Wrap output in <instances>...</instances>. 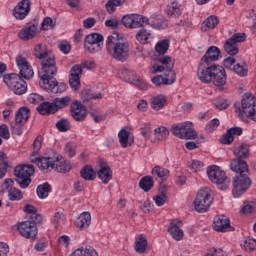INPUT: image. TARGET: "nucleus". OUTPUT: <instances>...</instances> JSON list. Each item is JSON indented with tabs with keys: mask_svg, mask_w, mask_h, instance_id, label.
Segmentation results:
<instances>
[{
	"mask_svg": "<svg viewBox=\"0 0 256 256\" xmlns=\"http://www.w3.org/2000/svg\"><path fill=\"white\" fill-rule=\"evenodd\" d=\"M106 50L112 59L125 63L129 59V43L119 37V33H112L106 41Z\"/></svg>",
	"mask_w": 256,
	"mask_h": 256,
	"instance_id": "3",
	"label": "nucleus"
},
{
	"mask_svg": "<svg viewBox=\"0 0 256 256\" xmlns=\"http://www.w3.org/2000/svg\"><path fill=\"white\" fill-rule=\"evenodd\" d=\"M230 169L237 173L236 177L233 179V190L232 193L234 197H241L247 189L251 187V178L249 175V165L245 160L236 158L231 160Z\"/></svg>",
	"mask_w": 256,
	"mask_h": 256,
	"instance_id": "2",
	"label": "nucleus"
},
{
	"mask_svg": "<svg viewBox=\"0 0 256 256\" xmlns=\"http://www.w3.org/2000/svg\"><path fill=\"white\" fill-rule=\"evenodd\" d=\"M23 125L21 123L15 122L14 124L11 125L12 133L13 135H23Z\"/></svg>",
	"mask_w": 256,
	"mask_h": 256,
	"instance_id": "61",
	"label": "nucleus"
},
{
	"mask_svg": "<svg viewBox=\"0 0 256 256\" xmlns=\"http://www.w3.org/2000/svg\"><path fill=\"white\" fill-rule=\"evenodd\" d=\"M215 65H209L200 61L198 65L197 77L201 83L209 84L213 80V70Z\"/></svg>",
	"mask_w": 256,
	"mask_h": 256,
	"instance_id": "16",
	"label": "nucleus"
},
{
	"mask_svg": "<svg viewBox=\"0 0 256 256\" xmlns=\"http://www.w3.org/2000/svg\"><path fill=\"white\" fill-rule=\"evenodd\" d=\"M147 23H149V18L139 14H133L132 29H139L143 27V24L147 25Z\"/></svg>",
	"mask_w": 256,
	"mask_h": 256,
	"instance_id": "38",
	"label": "nucleus"
},
{
	"mask_svg": "<svg viewBox=\"0 0 256 256\" xmlns=\"http://www.w3.org/2000/svg\"><path fill=\"white\" fill-rule=\"evenodd\" d=\"M219 25V18L216 16H209L206 21L203 22L201 30L207 31V29H215Z\"/></svg>",
	"mask_w": 256,
	"mask_h": 256,
	"instance_id": "43",
	"label": "nucleus"
},
{
	"mask_svg": "<svg viewBox=\"0 0 256 256\" xmlns=\"http://www.w3.org/2000/svg\"><path fill=\"white\" fill-rule=\"evenodd\" d=\"M17 230L25 239H35L37 237V225L33 220L18 223Z\"/></svg>",
	"mask_w": 256,
	"mask_h": 256,
	"instance_id": "15",
	"label": "nucleus"
},
{
	"mask_svg": "<svg viewBox=\"0 0 256 256\" xmlns=\"http://www.w3.org/2000/svg\"><path fill=\"white\" fill-rule=\"evenodd\" d=\"M91 225V213L83 212L80 214L76 221V227L80 229V231H85Z\"/></svg>",
	"mask_w": 256,
	"mask_h": 256,
	"instance_id": "27",
	"label": "nucleus"
},
{
	"mask_svg": "<svg viewBox=\"0 0 256 256\" xmlns=\"http://www.w3.org/2000/svg\"><path fill=\"white\" fill-rule=\"evenodd\" d=\"M152 175H156V177H158V179H160L161 181H167V179H169V176L171 175V172L161 166H155L152 169Z\"/></svg>",
	"mask_w": 256,
	"mask_h": 256,
	"instance_id": "37",
	"label": "nucleus"
},
{
	"mask_svg": "<svg viewBox=\"0 0 256 256\" xmlns=\"http://www.w3.org/2000/svg\"><path fill=\"white\" fill-rule=\"evenodd\" d=\"M207 175L210 181L215 183L220 191H227V189H229L231 180L227 177L225 171L221 170L219 166H209L207 168Z\"/></svg>",
	"mask_w": 256,
	"mask_h": 256,
	"instance_id": "7",
	"label": "nucleus"
},
{
	"mask_svg": "<svg viewBox=\"0 0 256 256\" xmlns=\"http://www.w3.org/2000/svg\"><path fill=\"white\" fill-rule=\"evenodd\" d=\"M232 71L236 73L239 77H247V74L249 73V68L247 67V63L243 62L242 64H235L232 67Z\"/></svg>",
	"mask_w": 256,
	"mask_h": 256,
	"instance_id": "44",
	"label": "nucleus"
},
{
	"mask_svg": "<svg viewBox=\"0 0 256 256\" xmlns=\"http://www.w3.org/2000/svg\"><path fill=\"white\" fill-rule=\"evenodd\" d=\"M155 139L157 141H165L169 137V130L163 126L154 130Z\"/></svg>",
	"mask_w": 256,
	"mask_h": 256,
	"instance_id": "47",
	"label": "nucleus"
},
{
	"mask_svg": "<svg viewBox=\"0 0 256 256\" xmlns=\"http://www.w3.org/2000/svg\"><path fill=\"white\" fill-rule=\"evenodd\" d=\"M30 110L27 107H22L16 112L15 122L25 125L29 121Z\"/></svg>",
	"mask_w": 256,
	"mask_h": 256,
	"instance_id": "33",
	"label": "nucleus"
},
{
	"mask_svg": "<svg viewBox=\"0 0 256 256\" xmlns=\"http://www.w3.org/2000/svg\"><path fill=\"white\" fill-rule=\"evenodd\" d=\"M131 135V132H129L127 129L123 128L118 133V139L121 147L123 149H127V147H131L135 141L133 139H129V136Z\"/></svg>",
	"mask_w": 256,
	"mask_h": 256,
	"instance_id": "25",
	"label": "nucleus"
},
{
	"mask_svg": "<svg viewBox=\"0 0 256 256\" xmlns=\"http://www.w3.org/2000/svg\"><path fill=\"white\" fill-rule=\"evenodd\" d=\"M71 101L72 99L70 96H64L62 98H55L53 103L56 111H59V109H65V107H69Z\"/></svg>",
	"mask_w": 256,
	"mask_h": 256,
	"instance_id": "40",
	"label": "nucleus"
},
{
	"mask_svg": "<svg viewBox=\"0 0 256 256\" xmlns=\"http://www.w3.org/2000/svg\"><path fill=\"white\" fill-rule=\"evenodd\" d=\"M233 141H235V138L229 133V130L220 138L222 145H231Z\"/></svg>",
	"mask_w": 256,
	"mask_h": 256,
	"instance_id": "56",
	"label": "nucleus"
},
{
	"mask_svg": "<svg viewBox=\"0 0 256 256\" xmlns=\"http://www.w3.org/2000/svg\"><path fill=\"white\" fill-rule=\"evenodd\" d=\"M35 173V167L31 164H20L14 169L15 181L21 189H27L31 185V177Z\"/></svg>",
	"mask_w": 256,
	"mask_h": 256,
	"instance_id": "6",
	"label": "nucleus"
},
{
	"mask_svg": "<svg viewBox=\"0 0 256 256\" xmlns=\"http://www.w3.org/2000/svg\"><path fill=\"white\" fill-rule=\"evenodd\" d=\"M10 201H21L23 199V193L17 188H11L8 192Z\"/></svg>",
	"mask_w": 256,
	"mask_h": 256,
	"instance_id": "51",
	"label": "nucleus"
},
{
	"mask_svg": "<svg viewBox=\"0 0 256 256\" xmlns=\"http://www.w3.org/2000/svg\"><path fill=\"white\" fill-rule=\"evenodd\" d=\"M247 39V35L245 33H236L232 37L229 38L234 44L243 43Z\"/></svg>",
	"mask_w": 256,
	"mask_h": 256,
	"instance_id": "55",
	"label": "nucleus"
},
{
	"mask_svg": "<svg viewBox=\"0 0 256 256\" xmlns=\"http://www.w3.org/2000/svg\"><path fill=\"white\" fill-rule=\"evenodd\" d=\"M214 229L220 233L231 231V220L225 215H218L214 218Z\"/></svg>",
	"mask_w": 256,
	"mask_h": 256,
	"instance_id": "24",
	"label": "nucleus"
},
{
	"mask_svg": "<svg viewBox=\"0 0 256 256\" xmlns=\"http://www.w3.org/2000/svg\"><path fill=\"white\" fill-rule=\"evenodd\" d=\"M34 57L40 59L42 68L40 75V87L48 93H63L67 89L65 83L57 82L55 75H57V62L55 55L51 53L46 45L38 44L34 48Z\"/></svg>",
	"mask_w": 256,
	"mask_h": 256,
	"instance_id": "1",
	"label": "nucleus"
},
{
	"mask_svg": "<svg viewBox=\"0 0 256 256\" xmlns=\"http://www.w3.org/2000/svg\"><path fill=\"white\" fill-rule=\"evenodd\" d=\"M31 12V0H22L15 6L13 15L18 21H23Z\"/></svg>",
	"mask_w": 256,
	"mask_h": 256,
	"instance_id": "20",
	"label": "nucleus"
},
{
	"mask_svg": "<svg viewBox=\"0 0 256 256\" xmlns=\"http://www.w3.org/2000/svg\"><path fill=\"white\" fill-rule=\"evenodd\" d=\"M98 165L100 169L97 172V176L102 180L104 185H107V183L113 179V171L111 170L109 164L103 160H99Z\"/></svg>",
	"mask_w": 256,
	"mask_h": 256,
	"instance_id": "21",
	"label": "nucleus"
},
{
	"mask_svg": "<svg viewBox=\"0 0 256 256\" xmlns=\"http://www.w3.org/2000/svg\"><path fill=\"white\" fill-rule=\"evenodd\" d=\"M159 63L162 66H156L155 73H163L166 85H173L175 81H177V73L173 71V67H175V62L171 56H162L159 58Z\"/></svg>",
	"mask_w": 256,
	"mask_h": 256,
	"instance_id": "5",
	"label": "nucleus"
},
{
	"mask_svg": "<svg viewBox=\"0 0 256 256\" xmlns=\"http://www.w3.org/2000/svg\"><path fill=\"white\" fill-rule=\"evenodd\" d=\"M153 39V34L151 31L141 28L136 34V40L141 43V45H147Z\"/></svg>",
	"mask_w": 256,
	"mask_h": 256,
	"instance_id": "31",
	"label": "nucleus"
},
{
	"mask_svg": "<svg viewBox=\"0 0 256 256\" xmlns=\"http://www.w3.org/2000/svg\"><path fill=\"white\" fill-rule=\"evenodd\" d=\"M103 45V35L99 33H92L86 36L84 47L90 53H97L101 51Z\"/></svg>",
	"mask_w": 256,
	"mask_h": 256,
	"instance_id": "14",
	"label": "nucleus"
},
{
	"mask_svg": "<svg viewBox=\"0 0 256 256\" xmlns=\"http://www.w3.org/2000/svg\"><path fill=\"white\" fill-rule=\"evenodd\" d=\"M133 15L134 14H128L122 17V24L124 25V27H127L128 29H132Z\"/></svg>",
	"mask_w": 256,
	"mask_h": 256,
	"instance_id": "58",
	"label": "nucleus"
},
{
	"mask_svg": "<svg viewBox=\"0 0 256 256\" xmlns=\"http://www.w3.org/2000/svg\"><path fill=\"white\" fill-rule=\"evenodd\" d=\"M211 203H213V198H211V194L207 192V190H200L196 195V199L194 201V209L198 213H206L211 207Z\"/></svg>",
	"mask_w": 256,
	"mask_h": 256,
	"instance_id": "13",
	"label": "nucleus"
},
{
	"mask_svg": "<svg viewBox=\"0 0 256 256\" xmlns=\"http://www.w3.org/2000/svg\"><path fill=\"white\" fill-rule=\"evenodd\" d=\"M3 81L15 95H25L27 93V83L19 74L12 73L4 75Z\"/></svg>",
	"mask_w": 256,
	"mask_h": 256,
	"instance_id": "9",
	"label": "nucleus"
},
{
	"mask_svg": "<svg viewBox=\"0 0 256 256\" xmlns=\"http://www.w3.org/2000/svg\"><path fill=\"white\" fill-rule=\"evenodd\" d=\"M214 107H216L219 111H223L229 107L230 103L226 99H218L216 102L213 103Z\"/></svg>",
	"mask_w": 256,
	"mask_h": 256,
	"instance_id": "53",
	"label": "nucleus"
},
{
	"mask_svg": "<svg viewBox=\"0 0 256 256\" xmlns=\"http://www.w3.org/2000/svg\"><path fill=\"white\" fill-rule=\"evenodd\" d=\"M155 51L158 55H165L169 51V40H161L155 46Z\"/></svg>",
	"mask_w": 256,
	"mask_h": 256,
	"instance_id": "49",
	"label": "nucleus"
},
{
	"mask_svg": "<svg viewBox=\"0 0 256 256\" xmlns=\"http://www.w3.org/2000/svg\"><path fill=\"white\" fill-rule=\"evenodd\" d=\"M152 131L153 130L151 128V124H144L140 128V133H141L142 137H144V139H150Z\"/></svg>",
	"mask_w": 256,
	"mask_h": 256,
	"instance_id": "52",
	"label": "nucleus"
},
{
	"mask_svg": "<svg viewBox=\"0 0 256 256\" xmlns=\"http://www.w3.org/2000/svg\"><path fill=\"white\" fill-rule=\"evenodd\" d=\"M165 105H167V96H165L163 94H158L151 98V107L155 111H159V110L163 109V107H165Z\"/></svg>",
	"mask_w": 256,
	"mask_h": 256,
	"instance_id": "28",
	"label": "nucleus"
},
{
	"mask_svg": "<svg viewBox=\"0 0 256 256\" xmlns=\"http://www.w3.org/2000/svg\"><path fill=\"white\" fill-rule=\"evenodd\" d=\"M123 3H125V0H109L105 5L106 11H108V13H115V9L121 7Z\"/></svg>",
	"mask_w": 256,
	"mask_h": 256,
	"instance_id": "50",
	"label": "nucleus"
},
{
	"mask_svg": "<svg viewBox=\"0 0 256 256\" xmlns=\"http://www.w3.org/2000/svg\"><path fill=\"white\" fill-rule=\"evenodd\" d=\"M37 111L40 115H51L57 113V108H55L54 102H42L38 107Z\"/></svg>",
	"mask_w": 256,
	"mask_h": 256,
	"instance_id": "30",
	"label": "nucleus"
},
{
	"mask_svg": "<svg viewBox=\"0 0 256 256\" xmlns=\"http://www.w3.org/2000/svg\"><path fill=\"white\" fill-rule=\"evenodd\" d=\"M51 191H52V188L48 182L38 185L36 189V193L39 199H47Z\"/></svg>",
	"mask_w": 256,
	"mask_h": 256,
	"instance_id": "36",
	"label": "nucleus"
},
{
	"mask_svg": "<svg viewBox=\"0 0 256 256\" xmlns=\"http://www.w3.org/2000/svg\"><path fill=\"white\" fill-rule=\"evenodd\" d=\"M56 129L61 133H67L71 129V122L67 118H62L56 123Z\"/></svg>",
	"mask_w": 256,
	"mask_h": 256,
	"instance_id": "48",
	"label": "nucleus"
},
{
	"mask_svg": "<svg viewBox=\"0 0 256 256\" xmlns=\"http://www.w3.org/2000/svg\"><path fill=\"white\" fill-rule=\"evenodd\" d=\"M166 13L168 17H171L172 19L181 17V4L177 2H171L167 5Z\"/></svg>",
	"mask_w": 256,
	"mask_h": 256,
	"instance_id": "32",
	"label": "nucleus"
},
{
	"mask_svg": "<svg viewBox=\"0 0 256 256\" xmlns=\"http://www.w3.org/2000/svg\"><path fill=\"white\" fill-rule=\"evenodd\" d=\"M28 101L33 105H37L38 103H41V101H43V96L37 93H32L28 96Z\"/></svg>",
	"mask_w": 256,
	"mask_h": 256,
	"instance_id": "60",
	"label": "nucleus"
},
{
	"mask_svg": "<svg viewBox=\"0 0 256 256\" xmlns=\"http://www.w3.org/2000/svg\"><path fill=\"white\" fill-rule=\"evenodd\" d=\"M37 27V24L28 23V25L18 33L19 39H21V41H31V39H35V37H37Z\"/></svg>",
	"mask_w": 256,
	"mask_h": 256,
	"instance_id": "23",
	"label": "nucleus"
},
{
	"mask_svg": "<svg viewBox=\"0 0 256 256\" xmlns=\"http://www.w3.org/2000/svg\"><path fill=\"white\" fill-rule=\"evenodd\" d=\"M147 237L145 235L140 234L138 237H136L135 244H134V249L136 253H147Z\"/></svg>",
	"mask_w": 256,
	"mask_h": 256,
	"instance_id": "29",
	"label": "nucleus"
},
{
	"mask_svg": "<svg viewBox=\"0 0 256 256\" xmlns=\"http://www.w3.org/2000/svg\"><path fill=\"white\" fill-rule=\"evenodd\" d=\"M43 141V137L37 136L33 143V152L30 156V161L32 163H36L37 167L40 171H49V157H39V151L41 150V143Z\"/></svg>",
	"mask_w": 256,
	"mask_h": 256,
	"instance_id": "11",
	"label": "nucleus"
},
{
	"mask_svg": "<svg viewBox=\"0 0 256 256\" xmlns=\"http://www.w3.org/2000/svg\"><path fill=\"white\" fill-rule=\"evenodd\" d=\"M211 83H213L215 87H219L220 91H223L224 85H227V73L223 66L214 65Z\"/></svg>",
	"mask_w": 256,
	"mask_h": 256,
	"instance_id": "17",
	"label": "nucleus"
},
{
	"mask_svg": "<svg viewBox=\"0 0 256 256\" xmlns=\"http://www.w3.org/2000/svg\"><path fill=\"white\" fill-rule=\"evenodd\" d=\"M9 167V163L7 162V154L5 152L0 151V180L7 175V168Z\"/></svg>",
	"mask_w": 256,
	"mask_h": 256,
	"instance_id": "42",
	"label": "nucleus"
},
{
	"mask_svg": "<svg viewBox=\"0 0 256 256\" xmlns=\"http://www.w3.org/2000/svg\"><path fill=\"white\" fill-rule=\"evenodd\" d=\"M53 27H55V24L53 23V19H51V17L44 18L41 29L43 31H49V29Z\"/></svg>",
	"mask_w": 256,
	"mask_h": 256,
	"instance_id": "57",
	"label": "nucleus"
},
{
	"mask_svg": "<svg viewBox=\"0 0 256 256\" xmlns=\"http://www.w3.org/2000/svg\"><path fill=\"white\" fill-rule=\"evenodd\" d=\"M171 131L175 137L179 139H195L197 137V132L193 129V123L191 122H181L174 124L171 127Z\"/></svg>",
	"mask_w": 256,
	"mask_h": 256,
	"instance_id": "10",
	"label": "nucleus"
},
{
	"mask_svg": "<svg viewBox=\"0 0 256 256\" xmlns=\"http://www.w3.org/2000/svg\"><path fill=\"white\" fill-rule=\"evenodd\" d=\"M13 183H14L13 179L6 178L3 182V184L1 185L2 193H5V191H8V193H9V190L13 189Z\"/></svg>",
	"mask_w": 256,
	"mask_h": 256,
	"instance_id": "63",
	"label": "nucleus"
},
{
	"mask_svg": "<svg viewBox=\"0 0 256 256\" xmlns=\"http://www.w3.org/2000/svg\"><path fill=\"white\" fill-rule=\"evenodd\" d=\"M234 155L238 157V159H247L249 157V145L241 144L238 148L234 150Z\"/></svg>",
	"mask_w": 256,
	"mask_h": 256,
	"instance_id": "45",
	"label": "nucleus"
},
{
	"mask_svg": "<svg viewBox=\"0 0 256 256\" xmlns=\"http://www.w3.org/2000/svg\"><path fill=\"white\" fill-rule=\"evenodd\" d=\"M90 115L96 123H101V121H105V116L101 115L99 110H91Z\"/></svg>",
	"mask_w": 256,
	"mask_h": 256,
	"instance_id": "59",
	"label": "nucleus"
},
{
	"mask_svg": "<svg viewBox=\"0 0 256 256\" xmlns=\"http://www.w3.org/2000/svg\"><path fill=\"white\" fill-rule=\"evenodd\" d=\"M147 25H150V27H153V29H167L168 23L167 20L163 17H157L152 20H149V23Z\"/></svg>",
	"mask_w": 256,
	"mask_h": 256,
	"instance_id": "39",
	"label": "nucleus"
},
{
	"mask_svg": "<svg viewBox=\"0 0 256 256\" xmlns=\"http://www.w3.org/2000/svg\"><path fill=\"white\" fill-rule=\"evenodd\" d=\"M70 113L74 121H85L87 118V108L81 102L75 100L70 106Z\"/></svg>",
	"mask_w": 256,
	"mask_h": 256,
	"instance_id": "18",
	"label": "nucleus"
},
{
	"mask_svg": "<svg viewBox=\"0 0 256 256\" xmlns=\"http://www.w3.org/2000/svg\"><path fill=\"white\" fill-rule=\"evenodd\" d=\"M16 64L20 71L19 73L22 79H31L35 74L33 72V68H31V65H29V62H27V59H25V57L21 55L17 56Z\"/></svg>",
	"mask_w": 256,
	"mask_h": 256,
	"instance_id": "19",
	"label": "nucleus"
},
{
	"mask_svg": "<svg viewBox=\"0 0 256 256\" xmlns=\"http://www.w3.org/2000/svg\"><path fill=\"white\" fill-rule=\"evenodd\" d=\"M235 113L238 117L243 118V114L246 115L252 121L256 123V98L252 94H245L241 106L234 104Z\"/></svg>",
	"mask_w": 256,
	"mask_h": 256,
	"instance_id": "4",
	"label": "nucleus"
},
{
	"mask_svg": "<svg viewBox=\"0 0 256 256\" xmlns=\"http://www.w3.org/2000/svg\"><path fill=\"white\" fill-rule=\"evenodd\" d=\"M83 67L92 71L96 65L93 61H84L82 65H74L70 70L69 83L73 91H77L81 87V75H83Z\"/></svg>",
	"mask_w": 256,
	"mask_h": 256,
	"instance_id": "8",
	"label": "nucleus"
},
{
	"mask_svg": "<svg viewBox=\"0 0 256 256\" xmlns=\"http://www.w3.org/2000/svg\"><path fill=\"white\" fill-rule=\"evenodd\" d=\"M64 153L68 155V157H75L76 155V146L75 144L69 142L64 147Z\"/></svg>",
	"mask_w": 256,
	"mask_h": 256,
	"instance_id": "54",
	"label": "nucleus"
},
{
	"mask_svg": "<svg viewBox=\"0 0 256 256\" xmlns=\"http://www.w3.org/2000/svg\"><path fill=\"white\" fill-rule=\"evenodd\" d=\"M181 225V221L172 222L168 227V232L170 233L171 237L175 239V241H181L183 239V230L179 228Z\"/></svg>",
	"mask_w": 256,
	"mask_h": 256,
	"instance_id": "26",
	"label": "nucleus"
},
{
	"mask_svg": "<svg viewBox=\"0 0 256 256\" xmlns=\"http://www.w3.org/2000/svg\"><path fill=\"white\" fill-rule=\"evenodd\" d=\"M0 137H2V139H9V137H11L9 127H7L6 124L0 125Z\"/></svg>",
	"mask_w": 256,
	"mask_h": 256,
	"instance_id": "64",
	"label": "nucleus"
},
{
	"mask_svg": "<svg viewBox=\"0 0 256 256\" xmlns=\"http://www.w3.org/2000/svg\"><path fill=\"white\" fill-rule=\"evenodd\" d=\"M48 169H56L58 173H69L71 162L65 160L57 152H53V156H48Z\"/></svg>",
	"mask_w": 256,
	"mask_h": 256,
	"instance_id": "12",
	"label": "nucleus"
},
{
	"mask_svg": "<svg viewBox=\"0 0 256 256\" xmlns=\"http://www.w3.org/2000/svg\"><path fill=\"white\" fill-rule=\"evenodd\" d=\"M81 97L84 101H91L92 99H103V94L93 93L91 89H84L81 92Z\"/></svg>",
	"mask_w": 256,
	"mask_h": 256,
	"instance_id": "46",
	"label": "nucleus"
},
{
	"mask_svg": "<svg viewBox=\"0 0 256 256\" xmlns=\"http://www.w3.org/2000/svg\"><path fill=\"white\" fill-rule=\"evenodd\" d=\"M221 57V49L217 46H211L201 58V62L209 65V63H213V61H219Z\"/></svg>",
	"mask_w": 256,
	"mask_h": 256,
	"instance_id": "22",
	"label": "nucleus"
},
{
	"mask_svg": "<svg viewBox=\"0 0 256 256\" xmlns=\"http://www.w3.org/2000/svg\"><path fill=\"white\" fill-rule=\"evenodd\" d=\"M80 175L85 181H95V178L97 177V173H95V170H93L91 165L84 166L80 171Z\"/></svg>",
	"mask_w": 256,
	"mask_h": 256,
	"instance_id": "34",
	"label": "nucleus"
},
{
	"mask_svg": "<svg viewBox=\"0 0 256 256\" xmlns=\"http://www.w3.org/2000/svg\"><path fill=\"white\" fill-rule=\"evenodd\" d=\"M223 47L225 53H227L230 57H235V55L239 53V46H237L233 40H226Z\"/></svg>",
	"mask_w": 256,
	"mask_h": 256,
	"instance_id": "35",
	"label": "nucleus"
},
{
	"mask_svg": "<svg viewBox=\"0 0 256 256\" xmlns=\"http://www.w3.org/2000/svg\"><path fill=\"white\" fill-rule=\"evenodd\" d=\"M236 60L233 56H229L224 59L223 65L226 69L233 70V67H235Z\"/></svg>",
	"mask_w": 256,
	"mask_h": 256,
	"instance_id": "62",
	"label": "nucleus"
},
{
	"mask_svg": "<svg viewBox=\"0 0 256 256\" xmlns=\"http://www.w3.org/2000/svg\"><path fill=\"white\" fill-rule=\"evenodd\" d=\"M153 185H154V181H153V177L151 176H144L139 181V187L140 189H143L145 193H149V190L153 189Z\"/></svg>",
	"mask_w": 256,
	"mask_h": 256,
	"instance_id": "41",
	"label": "nucleus"
}]
</instances>
